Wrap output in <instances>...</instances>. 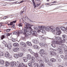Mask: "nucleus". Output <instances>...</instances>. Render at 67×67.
<instances>
[{"mask_svg":"<svg viewBox=\"0 0 67 67\" xmlns=\"http://www.w3.org/2000/svg\"><path fill=\"white\" fill-rule=\"evenodd\" d=\"M44 62H45V63H47V62H48V58H45Z\"/></svg>","mask_w":67,"mask_h":67,"instance_id":"a18cd8bd","label":"nucleus"},{"mask_svg":"<svg viewBox=\"0 0 67 67\" xmlns=\"http://www.w3.org/2000/svg\"><path fill=\"white\" fill-rule=\"evenodd\" d=\"M32 1L33 3V4H34V0H32Z\"/></svg>","mask_w":67,"mask_h":67,"instance_id":"774afa93","label":"nucleus"},{"mask_svg":"<svg viewBox=\"0 0 67 67\" xmlns=\"http://www.w3.org/2000/svg\"><path fill=\"white\" fill-rule=\"evenodd\" d=\"M16 20H15L10 23V25H13V23H16Z\"/></svg>","mask_w":67,"mask_h":67,"instance_id":"f704fd0d","label":"nucleus"},{"mask_svg":"<svg viewBox=\"0 0 67 67\" xmlns=\"http://www.w3.org/2000/svg\"><path fill=\"white\" fill-rule=\"evenodd\" d=\"M4 35H2V36L1 37V40H3V38H4Z\"/></svg>","mask_w":67,"mask_h":67,"instance_id":"de8ad7c7","label":"nucleus"},{"mask_svg":"<svg viewBox=\"0 0 67 67\" xmlns=\"http://www.w3.org/2000/svg\"><path fill=\"white\" fill-rule=\"evenodd\" d=\"M52 3H57V2L56 1H54L52 2Z\"/></svg>","mask_w":67,"mask_h":67,"instance_id":"338daca9","label":"nucleus"},{"mask_svg":"<svg viewBox=\"0 0 67 67\" xmlns=\"http://www.w3.org/2000/svg\"><path fill=\"white\" fill-rule=\"evenodd\" d=\"M57 37V40H58V41H63V40L62 39V37Z\"/></svg>","mask_w":67,"mask_h":67,"instance_id":"5701e85b","label":"nucleus"},{"mask_svg":"<svg viewBox=\"0 0 67 67\" xmlns=\"http://www.w3.org/2000/svg\"><path fill=\"white\" fill-rule=\"evenodd\" d=\"M57 51H58V52L60 54H62L63 53V51L60 48H58L57 49Z\"/></svg>","mask_w":67,"mask_h":67,"instance_id":"9b49d317","label":"nucleus"},{"mask_svg":"<svg viewBox=\"0 0 67 67\" xmlns=\"http://www.w3.org/2000/svg\"><path fill=\"white\" fill-rule=\"evenodd\" d=\"M9 65L10 63H9V62H6L5 63V67H8V66H9Z\"/></svg>","mask_w":67,"mask_h":67,"instance_id":"393cba45","label":"nucleus"},{"mask_svg":"<svg viewBox=\"0 0 67 67\" xmlns=\"http://www.w3.org/2000/svg\"><path fill=\"white\" fill-rule=\"evenodd\" d=\"M0 56H4V53L3 52L0 51Z\"/></svg>","mask_w":67,"mask_h":67,"instance_id":"72a5a7b5","label":"nucleus"},{"mask_svg":"<svg viewBox=\"0 0 67 67\" xmlns=\"http://www.w3.org/2000/svg\"><path fill=\"white\" fill-rule=\"evenodd\" d=\"M50 61L52 63H54L56 61V60L54 58H51L50 59Z\"/></svg>","mask_w":67,"mask_h":67,"instance_id":"6ab92c4d","label":"nucleus"},{"mask_svg":"<svg viewBox=\"0 0 67 67\" xmlns=\"http://www.w3.org/2000/svg\"><path fill=\"white\" fill-rule=\"evenodd\" d=\"M40 56L42 57H44V55L45 54V53L43 52H42V53H40Z\"/></svg>","mask_w":67,"mask_h":67,"instance_id":"c85d7f7f","label":"nucleus"},{"mask_svg":"<svg viewBox=\"0 0 67 67\" xmlns=\"http://www.w3.org/2000/svg\"><path fill=\"white\" fill-rule=\"evenodd\" d=\"M39 63L40 65L44 64V62H43V60H39Z\"/></svg>","mask_w":67,"mask_h":67,"instance_id":"412c9836","label":"nucleus"},{"mask_svg":"<svg viewBox=\"0 0 67 67\" xmlns=\"http://www.w3.org/2000/svg\"><path fill=\"white\" fill-rule=\"evenodd\" d=\"M53 26H51L49 27V28L52 32H55V29L53 28Z\"/></svg>","mask_w":67,"mask_h":67,"instance_id":"1a4fd4ad","label":"nucleus"},{"mask_svg":"<svg viewBox=\"0 0 67 67\" xmlns=\"http://www.w3.org/2000/svg\"><path fill=\"white\" fill-rule=\"evenodd\" d=\"M31 58V55L30 54H28L27 55V58L28 59H30Z\"/></svg>","mask_w":67,"mask_h":67,"instance_id":"7c9ffc66","label":"nucleus"},{"mask_svg":"<svg viewBox=\"0 0 67 67\" xmlns=\"http://www.w3.org/2000/svg\"><path fill=\"white\" fill-rule=\"evenodd\" d=\"M24 8L23 9V11H21L20 12V15H22V14H23V12H24Z\"/></svg>","mask_w":67,"mask_h":67,"instance_id":"79ce46f5","label":"nucleus"},{"mask_svg":"<svg viewBox=\"0 0 67 67\" xmlns=\"http://www.w3.org/2000/svg\"><path fill=\"white\" fill-rule=\"evenodd\" d=\"M63 47H64V48H65V49H66V50L65 51H67V47L66 46V45L65 44H63Z\"/></svg>","mask_w":67,"mask_h":67,"instance_id":"58836bf2","label":"nucleus"},{"mask_svg":"<svg viewBox=\"0 0 67 67\" xmlns=\"http://www.w3.org/2000/svg\"><path fill=\"white\" fill-rule=\"evenodd\" d=\"M39 45L41 46L42 47V46H43V43H40L39 44Z\"/></svg>","mask_w":67,"mask_h":67,"instance_id":"603ef678","label":"nucleus"},{"mask_svg":"<svg viewBox=\"0 0 67 67\" xmlns=\"http://www.w3.org/2000/svg\"><path fill=\"white\" fill-rule=\"evenodd\" d=\"M39 27L40 28V29L41 30V27H42L43 30H44V28L45 30H46L47 31H49V28L46 27V26H39Z\"/></svg>","mask_w":67,"mask_h":67,"instance_id":"39448f33","label":"nucleus"},{"mask_svg":"<svg viewBox=\"0 0 67 67\" xmlns=\"http://www.w3.org/2000/svg\"><path fill=\"white\" fill-rule=\"evenodd\" d=\"M24 64L23 63H21L19 64L18 67H24Z\"/></svg>","mask_w":67,"mask_h":67,"instance_id":"f3484780","label":"nucleus"},{"mask_svg":"<svg viewBox=\"0 0 67 67\" xmlns=\"http://www.w3.org/2000/svg\"><path fill=\"white\" fill-rule=\"evenodd\" d=\"M58 60L59 61V62H60L61 61H62V60L60 59H58Z\"/></svg>","mask_w":67,"mask_h":67,"instance_id":"69168bd1","label":"nucleus"},{"mask_svg":"<svg viewBox=\"0 0 67 67\" xmlns=\"http://www.w3.org/2000/svg\"><path fill=\"white\" fill-rule=\"evenodd\" d=\"M22 51H23V52H25V49L24 48H23L22 49Z\"/></svg>","mask_w":67,"mask_h":67,"instance_id":"bf43d9fd","label":"nucleus"},{"mask_svg":"<svg viewBox=\"0 0 67 67\" xmlns=\"http://www.w3.org/2000/svg\"><path fill=\"white\" fill-rule=\"evenodd\" d=\"M20 64V62H19L17 61L15 62V65L16 66H18V65H19Z\"/></svg>","mask_w":67,"mask_h":67,"instance_id":"4c0bfd02","label":"nucleus"},{"mask_svg":"<svg viewBox=\"0 0 67 67\" xmlns=\"http://www.w3.org/2000/svg\"><path fill=\"white\" fill-rule=\"evenodd\" d=\"M26 44L28 45L29 46H32V44L30 42H29V41H27L26 42Z\"/></svg>","mask_w":67,"mask_h":67,"instance_id":"bb28decb","label":"nucleus"},{"mask_svg":"<svg viewBox=\"0 0 67 67\" xmlns=\"http://www.w3.org/2000/svg\"><path fill=\"white\" fill-rule=\"evenodd\" d=\"M51 46L53 47V48H55L56 47V46L55 45V44H54V43L53 42L52 44H51Z\"/></svg>","mask_w":67,"mask_h":67,"instance_id":"ea45409f","label":"nucleus"},{"mask_svg":"<svg viewBox=\"0 0 67 67\" xmlns=\"http://www.w3.org/2000/svg\"><path fill=\"white\" fill-rule=\"evenodd\" d=\"M11 29H7L6 30V32H10Z\"/></svg>","mask_w":67,"mask_h":67,"instance_id":"864d4df0","label":"nucleus"},{"mask_svg":"<svg viewBox=\"0 0 67 67\" xmlns=\"http://www.w3.org/2000/svg\"><path fill=\"white\" fill-rule=\"evenodd\" d=\"M10 65L11 67H13L14 66V63L12 62H11L10 63Z\"/></svg>","mask_w":67,"mask_h":67,"instance_id":"e433bc0d","label":"nucleus"},{"mask_svg":"<svg viewBox=\"0 0 67 67\" xmlns=\"http://www.w3.org/2000/svg\"><path fill=\"white\" fill-rule=\"evenodd\" d=\"M50 54L51 55H53V56H55L56 55V53L55 52H54L53 51H51Z\"/></svg>","mask_w":67,"mask_h":67,"instance_id":"dca6fc26","label":"nucleus"},{"mask_svg":"<svg viewBox=\"0 0 67 67\" xmlns=\"http://www.w3.org/2000/svg\"><path fill=\"white\" fill-rule=\"evenodd\" d=\"M12 41L13 42H15V39H14V38H13L12 39Z\"/></svg>","mask_w":67,"mask_h":67,"instance_id":"3c124183","label":"nucleus"},{"mask_svg":"<svg viewBox=\"0 0 67 67\" xmlns=\"http://www.w3.org/2000/svg\"><path fill=\"white\" fill-rule=\"evenodd\" d=\"M15 27V24H14L12 26V28H14Z\"/></svg>","mask_w":67,"mask_h":67,"instance_id":"680f3d73","label":"nucleus"},{"mask_svg":"<svg viewBox=\"0 0 67 67\" xmlns=\"http://www.w3.org/2000/svg\"><path fill=\"white\" fill-rule=\"evenodd\" d=\"M21 20L22 21V22H24V18H22L21 19Z\"/></svg>","mask_w":67,"mask_h":67,"instance_id":"6e6d98bb","label":"nucleus"},{"mask_svg":"<svg viewBox=\"0 0 67 67\" xmlns=\"http://www.w3.org/2000/svg\"><path fill=\"white\" fill-rule=\"evenodd\" d=\"M2 43L3 44L5 45V47H6V46H7V43L5 42L4 41H3L2 42Z\"/></svg>","mask_w":67,"mask_h":67,"instance_id":"c9c22d12","label":"nucleus"},{"mask_svg":"<svg viewBox=\"0 0 67 67\" xmlns=\"http://www.w3.org/2000/svg\"><path fill=\"white\" fill-rule=\"evenodd\" d=\"M32 63H31V62L30 61L28 63V65L29 66V67H32Z\"/></svg>","mask_w":67,"mask_h":67,"instance_id":"c756f323","label":"nucleus"},{"mask_svg":"<svg viewBox=\"0 0 67 67\" xmlns=\"http://www.w3.org/2000/svg\"><path fill=\"white\" fill-rule=\"evenodd\" d=\"M27 58L25 57H24L23 58V59L24 62H27Z\"/></svg>","mask_w":67,"mask_h":67,"instance_id":"a211bd4d","label":"nucleus"},{"mask_svg":"<svg viewBox=\"0 0 67 67\" xmlns=\"http://www.w3.org/2000/svg\"><path fill=\"white\" fill-rule=\"evenodd\" d=\"M53 41V43H54L55 44H59V45H62L63 43V41L60 40H59V41L57 40H55V39H54Z\"/></svg>","mask_w":67,"mask_h":67,"instance_id":"f03ea898","label":"nucleus"},{"mask_svg":"<svg viewBox=\"0 0 67 67\" xmlns=\"http://www.w3.org/2000/svg\"><path fill=\"white\" fill-rule=\"evenodd\" d=\"M18 56L19 57H22L23 56V53H20L18 54Z\"/></svg>","mask_w":67,"mask_h":67,"instance_id":"4468645a","label":"nucleus"},{"mask_svg":"<svg viewBox=\"0 0 67 67\" xmlns=\"http://www.w3.org/2000/svg\"><path fill=\"white\" fill-rule=\"evenodd\" d=\"M14 57L16 58H18V57H19V55L18 54H15L14 55Z\"/></svg>","mask_w":67,"mask_h":67,"instance_id":"37998d69","label":"nucleus"},{"mask_svg":"<svg viewBox=\"0 0 67 67\" xmlns=\"http://www.w3.org/2000/svg\"><path fill=\"white\" fill-rule=\"evenodd\" d=\"M18 25L19 27H20V26H22V24L21 23L19 24H18Z\"/></svg>","mask_w":67,"mask_h":67,"instance_id":"5fc2aeb1","label":"nucleus"},{"mask_svg":"<svg viewBox=\"0 0 67 67\" xmlns=\"http://www.w3.org/2000/svg\"><path fill=\"white\" fill-rule=\"evenodd\" d=\"M23 33L25 35L26 33V28L25 27V28L24 29H23L22 30H21L20 31V33Z\"/></svg>","mask_w":67,"mask_h":67,"instance_id":"20e7f679","label":"nucleus"},{"mask_svg":"<svg viewBox=\"0 0 67 67\" xmlns=\"http://www.w3.org/2000/svg\"><path fill=\"white\" fill-rule=\"evenodd\" d=\"M13 45L14 46L16 47H18V46H19V44H18V43H15L13 44Z\"/></svg>","mask_w":67,"mask_h":67,"instance_id":"4be33fe9","label":"nucleus"},{"mask_svg":"<svg viewBox=\"0 0 67 67\" xmlns=\"http://www.w3.org/2000/svg\"><path fill=\"white\" fill-rule=\"evenodd\" d=\"M60 29L63 32L66 31V28H65L64 26H61L60 27Z\"/></svg>","mask_w":67,"mask_h":67,"instance_id":"2eb2a0df","label":"nucleus"},{"mask_svg":"<svg viewBox=\"0 0 67 67\" xmlns=\"http://www.w3.org/2000/svg\"><path fill=\"white\" fill-rule=\"evenodd\" d=\"M32 42L35 44H37V42H38V41L36 40V39H34Z\"/></svg>","mask_w":67,"mask_h":67,"instance_id":"cd10ccee","label":"nucleus"},{"mask_svg":"<svg viewBox=\"0 0 67 67\" xmlns=\"http://www.w3.org/2000/svg\"><path fill=\"white\" fill-rule=\"evenodd\" d=\"M55 31H56V32H58L60 31V29L59 28L57 27L55 29Z\"/></svg>","mask_w":67,"mask_h":67,"instance_id":"a19ab883","label":"nucleus"},{"mask_svg":"<svg viewBox=\"0 0 67 67\" xmlns=\"http://www.w3.org/2000/svg\"><path fill=\"white\" fill-rule=\"evenodd\" d=\"M44 50L43 49H41L40 50V53H43L44 52Z\"/></svg>","mask_w":67,"mask_h":67,"instance_id":"49530a36","label":"nucleus"},{"mask_svg":"<svg viewBox=\"0 0 67 67\" xmlns=\"http://www.w3.org/2000/svg\"><path fill=\"white\" fill-rule=\"evenodd\" d=\"M32 54H34V56H35V57L36 58H37L38 57V53H34Z\"/></svg>","mask_w":67,"mask_h":67,"instance_id":"a878e982","label":"nucleus"},{"mask_svg":"<svg viewBox=\"0 0 67 67\" xmlns=\"http://www.w3.org/2000/svg\"><path fill=\"white\" fill-rule=\"evenodd\" d=\"M62 38L63 39V43H64V42H65V40L64 39H66V38H67V36H66V35H65L63 34L62 35Z\"/></svg>","mask_w":67,"mask_h":67,"instance_id":"6e6552de","label":"nucleus"},{"mask_svg":"<svg viewBox=\"0 0 67 67\" xmlns=\"http://www.w3.org/2000/svg\"><path fill=\"white\" fill-rule=\"evenodd\" d=\"M7 36H10V35H11V34L8 33V34H7Z\"/></svg>","mask_w":67,"mask_h":67,"instance_id":"13d9d810","label":"nucleus"},{"mask_svg":"<svg viewBox=\"0 0 67 67\" xmlns=\"http://www.w3.org/2000/svg\"><path fill=\"white\" fill-rule=\"evenodd\" d=\"M60 57L62 58H64V56L63 55H61Z\"/></svg>","mask_w":67,"mask_h":67,"instance_id":"0e129e2a","label":"nucleus"},{"mask_svg":"<svg viewBox=\"0 0 67 67\" xmlns=\"http://www.w3.org/2000/svg\"><path fill=\"white\" fill-rule=\"evenodd\" d=\"M28 51L29 52H30V53H31L32 54H34V52H33L32 51V49H28Z\"/></svg>","mask_w":67,"mask_h":67,"instance_id":"473e14b6","label":"nucleus"},{"mask_svg":"<svg viewBox=\"0 0 67 67\" xmlns=\"http://www.w3.org/2000/svg\"><path fill=\"white\" fill-rule=\"evenodd\" d=\"M20 44L21 45H23H23H24V44H25V43L24 42H22L20 43Z\"/></svg>","mask_w":67,"mask_h":67,"instance_id":"09e8293b","label":"nucleus"},{"mask_svg":"<svg viewBox=\"0 0 67 67\" xmlns=\"http://www.w3.org/2000/svg\"><path fill=\"white\" fill-rule=\"evenodd\" d=\"M7 18H8V16H5L3 18V20H5V19H6Z\"/></svg>","mask_w":67,"mask_h":67,"instance_id":"4d7b16f0","label":"nucleus"},{"mask_svg":"<svg viewBox=\"0 0 67 67\" xmlns=\"http://www.w3.org/2000/svg\"><path fill=\"white\" fill-rule=\"evenodd\" d=\"M61 34V31H59L57 32V35H60Z\"/></svg>","mask_w":67,"mask_h":67,"instance_id":"c03bdc74","label":"nucleus"},{"mask_svg":"<svg viewBox=\"0 0 67 67\" xmlns=\"http://www.w3.org/2000/svg\"><path fill=\"white\" fill-rule=\"evenodd\" d=\"M48 65H51V62H48Z\"/></svg>","mask_w":67,"mask_h":67,"instance_id":"e2e57ef3","label":"nucleus"},{"mask_svg":"<svg viewBox=\"0 0 67 67\" xmlns=\"http://www.w3.org/2000/svg\"><path fill=\"white\" fill-rule=\"evenodd\" d=\"M32 25L29 24H27L25 25V27L26 28V32L27 34L30 35L32 34L34 36H36L37 35V32L35 31H33L32 30H30L32 29L31 27Z\"/></svg>","mask_w":67,"mask_h":67,"instance_id":"f257e3e1","label":"nucleus"},{"mask_svg":"<svg viewBox=\"0 0 67 67\" xmlns=\"http://www.w3.org/2000/svg\"><path fill=\"white\" fill-rule=\"evenodd\" d=\"M31 59H32L30 61L31 62V63H34L35 60V58H34V57H32Z\"/></svg>","mask_w":67,"mask_h":67,"instance_id":"9d476101","label":"nucleus"},{"mask_svg":"<svg viewBox=\"0 0 67 67\" xmlns=\"http://www.w3.org/2000/svg\"><path fill=\"white\" fill-rule=\"evenodd\" d=\"M7 46L5 47H7L9 49H11V47H12L11 44H7Z\"/></svg>","mask_w":67,"mask_h":67,"instance_id":"f8f14e48","label":"nucleus"},{"mask_svg":"<svg viewBox=\"0 0 67 67\" xmlns=\"http://www.w3.org/2000/svg\"><path fill=\"white\" fill-rule=\"evenodd\" d=\"M64 58L65 59H67V54L65 56V57Z\"/></svg>","mask_w":67,"mask_h":67,"instance_id":"052dcab7","label":"nucleus"},{"mask_svg":"<svg viewBox=\"0 0 67 67\" xmlns=\"http://www.w3.org/2000/svg\"><path fill=\"white\" fill-rule=\"evenodd\" d=\"M5 57L8 58H12V55H10L8 52H6L4 54Z\"/></svg>","mask_w":67,"mask_h":67,"instance_id":"7ed1b4c3","label":"nucleus"},{"mask_svg":"<svg viewBox=\"0 0 67 67\" xmlns=\"http://www.w3.org/2000/svg\"><path fill=\"white\" fill-rule=\"evenodd\" d=\"M33 65L34 67H40L38 63H34Z\"/></svg>","mask_w":67,"mask_h":67,"instance_id":"ddd939ff","label":"nucleus"},{"mask_svg":"<svg viewBox=\"0 0 67 67\" xmlns=\"http://www.w3.org/2000/svg\"><path fill=\"white\" fill-rule=\"evenodd\" d=\"M39 26L38 27L39 28V30H38L37 32L38 33H39L40 32H41L42 33H44L45 32V30L43 29V28L41 27V28L40 27V26Z\"/></svg>","mask_w":67,"mask_h":67,"instance_id":"423d86ee","label":"nucleus"},{"mask_svg":"<svg viewBox=\"0 0 67 67\" xmlns=\"http://www.w3.org/2000/svg\"><path fill=\"white\" fill-rule=\"evenodd\" d=\"M33 47L34 48H35V49H38L40 48V47L36 45H34L33 46Z\"/></svg>","mask_w":67,"mask_h":67,"instance_id":"aec40b11","label":"nucleus"},{"mask_svg":"<svg viewBox=\"0 0 67 67\" xmlns=\"http://www.w3.org/2000/svg\"><path fill=\"white\" fill-rule=\"evenodd\" d=\"M40 66L41 67H44L45 66L44 64H40Z\"/></svg>","mask_w":67,"mask_h":67,"instance_id":"8fccbe9b","label":"nucleus"},{"mask_svg":"<svg viewBox=\"0 0 67 67\" xmlns=\"http://www.w3.org/2000/svg\"><path fill=\"white\" fill-rule=\"evenodd\" d=\"M13 34L16 35L17 36L19 35L20 34V31L19 30L14 31L13 32Z\"/></svg>","mask_w":67,"mask_h":67,"instance_id":"0eeeda50","label":"nucleus"},{"mask_svg":"<svg viewBox=\"0 0 67 67\" xmlns=\"http://www.w3.org/2000/svg\"><path fill=\"white\" fill-rule=\"evenodd\" d=\"M19 48H14L13 49V51H14V52H16L18 50H19Z\"/></svg>","mask_w":67,"mask_h":67,"instance_id":"b1692460","label":"nucleus"},{"mask_svg":"<svg viewBox=\"0 0 67 67\" xmlns=\"http://www.w3.org/2000/svg\"><path fill=\"white\" fill-rule=\"evenodd\" d=\"M4 63V61H3V60H0V64L3 65Z\"/></svg>","mask_w":67,"mask_h":67,"instance_id":"2f4dec72","label":"nucleus"}]
</instances>
